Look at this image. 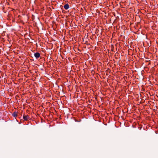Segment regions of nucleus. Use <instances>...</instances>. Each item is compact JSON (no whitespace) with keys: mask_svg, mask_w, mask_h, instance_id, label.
I'll return each instance as SVG.
<instances>
[{"mask_svg":"<svg viewBox=\"0 0 158 158\" xmlns=\"http://www.w3.org/2000/svg\"><path fill=\"white\" fill-rule=\"evenodd\" d=\"M24 114L23 117V118L25 121H27L30 118L28 115H25Z\"/></svg>","mask_w":158,"mask_h":158,"instance_id":"obj_1","label":"nucleus"},{"mask_svg":"<svg viewBox=\"0 0 158 158\" xmlns=\"http://www.w3.org/2000/svg\"><path fill=\"white\" fill-rule=\"evenodd\" d=\"M18 113V112H14L13 114L12 115L15 117L17 116V114Z\"/></svg>","mask_w":158,"mask_h":158,"instance_id":"obj_4","label":"nucleus"},{"mask_svg":"<svg viewBox=\"0 0 158 158\" xmlns=\"http://www.w3.org/2000/svg\"><path fill=\"white\" fill-rule=\"evenodd\" d=\"M34 56L36 58H38L40 57V54L39 52H36L34 54Z\"/></svg>","mask_w":158,"mask_h":158,"instance_id":"obj_2","label":"nucleus"},{"mask_svg":"<svg viewBox=\"0 0 158 158\" xmlns=\"http://www.w3.org/2000/svg\"><path fill=\"white\" fill-rule=\"evenodd\" d=\"M64 7L65 9L68 10L69 7V5L67 3L64 6Z\"/></svg>","mask_w":158,"mask_h":158,"instance_id":"obj_3","label":"nucleus"}]
</instances>
